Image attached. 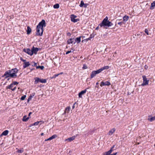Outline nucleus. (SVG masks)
Wrapping results in <instances>:
<instances>
[{
  "mask_svg": "<svg viewBox=\"0 0 155 155\" xmlns=\"http://www.w3.org/2000/svg\"><path fill=\"white\" fill-rule=\"evenodd\" d=\"M108 18L107 16L106 18H104L102 22L100 23L99 26H100L101 27H102L103 26H107V23H108Z\"/></svg>",
  "mask_w": 155,
  "mask_h": 155,
  "instance_id": "1",
  "label": "nucleus"
},
{
  "mask_svg": "<svg viewBox=\"0 0 155 155\" xmlns=\"http://www.w3.org/2000/svg\"><path fill=\"white\" fill-rule=\"evenodd\" d=\"M43 32V29L41 28L40 27H38V26L36 27V35L37 36H42Z\"/></svg>",
  "mask_w": 155,
  "mask_h": 155,
  "instance_id": "2",
  "label": "nucleus"
},
{
  "mask_svg": "<svg viewBox=\"0 0 155 155\" xmlns=\"http://www.w3.org/2000/svg\"><path fill=\"white\" fill-rule=\"evenodd\" d=\"M117 147L115 145H114L107 152H106L103 153L102 155H109L114 150L116 149Z\"/></svg>",
  "mask_w": 155,
  "mask_h": 155,
  "instance_id": "3",
  "label": "nucleus"
},
{
  "mask_svg": "<svg viewBox=\"0 0 155 155\" xmlns=\"http://www.w3.org/2000/svg\"><path fill=\"white\" fill-rule=\"evenodd\" d=\"M10 71H9V70L6 71L4 75L2 76V77H5V79L9 77L12 78L14 76V74H11Z\"/></svg>",
  "mask_w": 155,
  "mask_h": 155,
  "instance_id": "4",
  "label": "nucleus"
},
{
  "mask_svg": "<svg viewBox=\"0 0 155 155\" xmlns=\"http://www.w3.org/2000/svg\"><path fill=\"white\" fill-rule=\"evenodd\" d=\"M9 70V71H10V72L11 74H14V76H13V77H12V78H15L17 77V76L16 74L18 72V70L16 68H15Z\"/></svg>",
  "mask_w": 155,
  "mask_h": 155,
  "instance_id": "5",
  "label": "nucleus"
},
{
  "mask_svg": "<svg viewBox=\"0 0 155 155\" xmlns=\"http://www.w3.org/2000/svg\"><path fill=\"white\" fill-rule=\"evenodd\" d=\"M37 26H38V28L39 27H40L41 28L43 29V27L46 26V24L45 20L44 19L42 20Z\"/></svg>",
  "mask_w": 155,
  "mask_h": 155,
  "instance_id": "6",
  "label": "nucleus"
},
{
  "mask_svg": "<svg viewBox=\"0 0 155 155\" xmlns=\"http://www.w3.org/2000/svg\"><path fill=\"white\" fill-rule=\"evenodd\" d=\"M35 84H37L39 82L43 83H45L46 82V80L45 79H40L36 77L35 78Z\"/></svg>",
  "mask_w": 155,
  "mask_h": 155,
  "instance_id": "7",
  "label": "nucleus"
},
{
  "mask_svg": "<svg viewBox=\"0 0 155 155\" xmlns=\"http://www.w3.org/2000/svg\"><path fill=\"white\" fill-rule=\"evenodd\" d=\"M142 77L143 80V82L141 84V86H144V85L148 84V83L149 80H147V79L146 78L145 76L143 75L142 76Z\"/></svg>",
  "mask_w": 155,
  "mask_h": 155,
  "instance_id": "8",
  "label": "nucleus"
},
{
  "mask_svg": "<svg viewBox=\"0 0 155 155\" xmlns=\"http://www.w3.org/2000/svg\"><path fill=\"white\" fill-rule=\"evenodd\" d=\"M71 20L72 21L75 23L79 21V19H75L77 17V16L74 15H71Z\"/></svg>",
  "mask_w": 155,
  "mask_h": 155,
  "instance_id": "9",
  "label": "nucleus"
},
{
  "mask_svg": "<svg viewBox=\"0 0 155 155\" xmlns=\"http://www.w3.org/2000/svg\"><path fill=\"white\" fill-rule=\"evenodd\" d=\"M23 51L24 52L27 53L28 54L30 55H33V53L32 52V50H31L29 48L27 49H24L23 50Z\"/></svg>",
  "mask_w": 155,
  "mask_h": 155,
  "instance_id": "10",
  "label": "nucleus"
},
{
  "mask_svg": "<svg viewBox=\"0 0 155 155\" xmlns=\"http://www.w3.org/2000/svg\"><path fill=\"white\" fill-rule=\"evenodd\" d=\"M39 49V48H35L34 46H33L31 48L32 52L33 53V54H37V52L38 51Z\"/></svg>",
  "mask_w": 155,
  "mask_h": 155,
  "instance_id": "11",
  "label": "nucleus"
},
{
  "mask_svg": "<svg viewBox=\"0 0 155 155\" xmlns=\"http://www.w3.org/2000/svg\"><path fill=\"white\" fill-rule=\"evenodd\" d=\"M110 84V83L109 82H108V81H106V82H104L103 81H102L101 83L100 86L101 87L103 86H105V85H107L109 86Z\"/></svg>",
  "mask_w": 155,
  "mask_h": 155,
  "instance_id": "12",
  "label": "nucleus"
},
{
  "mask_svg": "<svg viewBox=\"0 0 155 155\" xmlns=\"http://www.w3.org/2000/svg\"><path fill=\"white\" fill-rule=\"evenodd\" d=\"M87 91V89H86L85 90L81 91L79 93L78 96L79 97H82V95L86 93Z\"/></svg>",
  "mask_w": 155,
  "mask_h": 155,
  "instance_id": "13",
  "label": "nucleus"
},
{
  "mask_svg": "<svg viewBox=\"0 0 155 155\" xmlns=\"http://www.w3.org/2000/svg\"><path fill=\"white\" fill-rule=\"evenodd\" d=\"M75 138V136H72L71 137H69L68 139H66L65 140V141H68L69 142H71V141L74 140Z\"/></svg>",
  "mask_w": 155,
  "mask_h": 155,
  "instance_id": "14",
  "label": "nucleus"
},
{
  "mask_svg": "<svg viewBox=\"0 0 155 155\" xmlns=\"http://www.w3.org/2000/svg\"><path fill=\"white\" fill-rule=\"evenodd\" d=\"M115 130L116 129L114 128L111 129L109 131L108 133V135H112V134L115 131Z\"/></svg>",
  "mask_w": 155,
  "mask_h": 155,
  "instance_id": "15",
  "label": "nucleus"
},
{
  "mask_svg": "<svg viewBox=\"0 0 155 155\" xmlns=\"http://www.w3.org/2000/svg\"><path fill=\"white\" fill-rule=\"evenodd\" d=\"M30 65L29 62H25L23 63V68H25L27 67L28 66Z\"/></svg>",
  "mask_w": 155,
  "mask_h": 155,
  "instance_id": "16",
  "label": "nucleus"
},
{
  "mask_svg": "<svg viewBox=\"0 0 155 155\" xmlns=\"http://www.w3.org/2000/svg\"><path fill=\"white\" fill-rule=\"evenodd\" d=\"M26 117L27 116L26 115L24 116L22 119V120L23 121L26 122L30 118L29 117Z\"/></svg>",
  "mask_w": 155,
  "mask_h": 155,
  "instance_id": "17",
  "label": "nucleus"
},
{
  "mask_svg": "<svg viewBox=\"0 0 155 155\" xmlns=\"http://www.w3.org/2000/svg\"><path fill=\"white\" fill-rule=\"evenodd\" d=\"M74 40V38H70L67 41V43L68 44L72 43L73 42Z\"/></svg>",
  "mask_w": 155,
  "mask_h": 155,
  "instance_id": "18",
  "label": "nucleus"
},
{
  "mask_svg": "<svg viewBox=\"0 0 155 155\" xmlns=\"http://www.w3.org/2000/svg\"><path fill=\"white\" fill-rule=\"evenodd\" d=\"M27 34L29 35L30 34L31 30L29 26L27 27Z\"/></svg>",
  "mask_w": 155,
  "mask_h": 155,
  "instance_id": "19",
  "label": "nucleus"
},
{
  "mask_svg": "<svg viewBox=\"0 0 155 155\" xmlns=\"http://www.w3.org/2000/svg\"><path fill=\"white\" fill-rule=\"evenodd\" d=\"M81 36H80L76 38L75 40V41L77 42L78 43H79L81 41Z\"/></svg>",
  "mask_w": 155,
  "mask_h": 155,
  "instance_id": "20",
  "label": "nucleus"
},
{
  "mask_svg": "<svg viewBox=\"0 0 155 155\" xmlns=\"http://www.w3.org/2000/svg\"><path fill=\"white\" fill-rule=\"evenodd\" d=\"M8 130H5L2 132V134H1V136H2V135L6 136L8 134Z\"/></svg>",
  "mask_w": 155,
  "mask_h": 155,
  "instance_id": "21",
  "label": "nucleus"
},
{
  "mask_svg": "<svg viewBox=\"0 0 155 155\" xmlns=\"http://www.w3.org/2000/svg\"><path fill=\"white\" fill-rule=\"evenodd\" d=\"M96 75V74L95 73V72L94 71H92L91 75V78L92 79Z\"/></svg>",
  "mask_w": 155,
  "mask_h": 155,
  "instance_id": "22",
  "label": "nucleus"
},
{
  "mask_svg": "<svg viewBox=\"0 0 155 155\" xmlns=\"http://www.w3.org/2000/svg\"><path fill=\"white\" fill-rule=\"evenodd\" d=\"M148 120L150 122H152L155 120V116L151 117H149L148 118Z\"/></svg>",
  "mask_w": 155,
  "mask_h": 155,
  "instance_id": "23",
  "label": "nucleus"
},
{
  "mask_svg": "<svg viewBox=\"0 0 155 155\" xmlns=\"http://www.w3.org/2000/svg\"><path fill=\"white\" fill-rule=\"evenodd\" d=\"M13 84L12 83L10 85L6 87V89H11L12 90V87H13Z\"/></svg>",
  "mask_w": 155,
  "mask_h": 155,
  "instance_id": "24",
  "label": "nucleus"
},
{
  "mask_svg": "<svg viewBox=\"0 0 155 155\" xmlns=\"http://www.w3.org/2000/svg\"><path fill=\"white\" fill-rule=\"evenodd\" d=\"M155 6V1L153 2L151 4V5L150 8V9H152L154 8V7Z\"/></svg>",
  "mask_w": 155,
  "mask_h": 155,
  "instance_id": "25",
  "label": "nucleus"
},
{
  "mask_svg": "<svg viewBox=\"0 0 155 155\" xmlns=\"http://www.w3.org/2000/svg\"><path fill=\"white\" fill-rule=\"evenodd\" d=\"M109 66H104V67L100 68V69H101V71H103L104 70L107 69H109Z\"/></svg>",
  "mask_w": 155,
  "mask_h": 155,
  "instance_id": "26",
  "label": "nucleus"
},
{
  "mask_svg": "<svg viewBox=\"0 0 155 155\" xmlns=\"http://www.w3.org/2000/svg\"><path fill=\"white\" fill-rule=\"evenodd\" d=\"M35 93H33L32 96L31 95L29 96V97L28 99V102L30 100H31V99L33 97V96H34V95H35Z\"/></svg>",
  "mask_w": 155,
  "mask_h": 155,
  "instance_id": "27",
  "label": "nucleus"
},
{
  "mask_svg": "<svg viewBox=\"0 0 155 155\" xmlns=\"http://www.w3.org/2000/svg\"><path fill=\"white\" fill-rule=\"evenodd\" d=\"M129 18V17L127 16H125L123 18V21H127Z\"/></svg>",
  "mask_w": 155,
  "mask_h": 155,
  "instance_id": "28",
  "label": "nucleus"
},
{
  "mask_svg": "<svg viewBox=\"0 0 155 155\" xmlns=\"http://www.w3.org/2000/svg\"><path fill=\"white\" fill-rule=\"evenodd\" d=\"M57 137V135H56L54 134L51 137L49 138V139L50 140H52V139L55 138Z\"/></svg>",
  "mask_w": 155,
  "mask_h": 155,
  "instance_id": "29",
  "label": "nucleus"
},
{
  "mask_svg": "<svg viewBox=\"0 0 155 155\" xmlns=\"http://www.w3.org/2000/svg\"><path fill=\"white\" fill-rule=\"evenodd\" d=\"M94 71L95 72V73L96 74L100 73L102 71L100 69L97 71Z\"/></svg>",
  "mask_w": 155,
  "mask_h": 155,
  "instance_id": "30",
  "label": "nucleus"
},
{
  "mask_svg": "<svg viewBox=\"0 0 155 155\" xmlns=\"http://www.w3.org/2000/svg\"><path fill=\"white\" fill-rule=\"evenodd\" d=\"M39 121H37L36 122H35L34 124H31L29 127H31V126H34V125H37L39 123Z\"/></svg>",
  "mask_w": 155,
  "mask_h": 155,
  "instance_id": "31",
  "label": "nucleus"
},
{
  "mask_svg": "<svg viewBox=\"0 0 155 155\" xmlns=\"http://www.w3.org/2000/svg\"><path fill=\"white\" fill-rule=\"evenodd\" d=\"M54 8H58L59 7V5L58 4H56L53 6Z\"/></svg>",
  "mask_w": 155,
  "mask_h": 155,
  "instance_id": "32",
  "label": "nucleus"
},
{
  "mask_svg": "<svg viewBox=\"0 0 155 155\" xmlns=\"http://www.w3.org/2000/svg\"><path fill=\"white\" fill-rule=\"evenodd\" d=\"M113 25V23L110 21H108V23H107V26L108 27H109L110 26H111L112 25Z\"/></svg>",
  "mask_w": 155,
  "mask_h": 155,
  "instance_id": "33",
  "label": "nucleus"
},
{
  "mask_svg": "<svg viewBox=\"0 0 155 155\" xmlns=\"http://www.w3.org/2000/svg\"><path fill=\"white\" fill-rule=\"evenodd\" d=\"M44 68V67L43 66H36L37 69L41 68V70H43Z\"/></svg>",
  "mask_w": 155,
  "mask_h": 155,
  "instance_id": "34",
  "label": "nucleus"
},
{
  "mask_svg": "<svg viewBox=\"0 0 155 155\" xmlns=\"http://www.w3.org/2000/svg\"><path fill=\"white\" fill-rule=\"evenodd\" d=\"M85 5L84 2L83 1H81V4L79 6L81 7H82L84 6V5Z\"/></svg>",
  "mask_w": 155,
  "mask_h": 155,
  "instance_id": "35",
  "label": "nucleus"
},
{
  "mask_svg": "<svg viewBox=\"0 0 155 155\" xmlns=\"http://www.w3.org/2000/svg\"><path fill=\"white\" fill-rule=\"evenodd\" d=\"M23 149L22 148L21 150H18L17 151V152L18 153H22L23 152Z\"/></svg>",
  "mask_w": 155,
  "mask_h": 155,
  "instance_id": "36",
  "label": "nucleus"
},
{
  "mask_svg": "<svg viewBox=\"0 0 155 155\" xmlns=\"http://www.w3.org/2000/svg\"><path fill=\"white\" fill-rule=\"evenodd\" d=\"M26 95H24L23 96H22L21 97V100H24L25 99L26 97Z\"/></svg>",
  "mask_w": 155,
  "mask_h": 155,
  "instance_id": "37",
  "label": "nucleus"
},
{
  "mask_svg": "<svg viewBox=\"0 0 155 155\" xmlns=\"http://www.w3.org/2000/svg\"><path fill=\"white\" fill-rule=\"evenodd\" d=\"M87 68V66L86 64H84L83 65V67L82 68L83 69H86Z\"/></svg>",
  "mask_w": 155,
  "mask_h": 155,
  "instance_id": "38",
  "label": "nucleus"
},
{
  "mask_svg": "<svg viewBox=\"0 0 155 155\" xmlns=\"http://www.w3.org/2000/svg\"><path fill=\"white\" fill-rule=\"evenodd\" d=\"M145 32V33L147 35H149V33H148V30L147 29H146L145 30V31H144Z\"/></svg>",
  "mask_w": 155,
  "mask_h": 155,
  "instance_id": "39",
  "label": "nucleus"
},
{
  "mask_svg": "<svg viewBox=\"0 0 155 155\" xmlns=\"http://www.w3.org/2000/svg\"><path fill=\"white\" fill-rule=\"evenodd\" d=\"M71 109V108L70 107H67L66 109V110H68V111H69Z\"/></svg>",
  "mask_w": 155,
  "mask_h": 155,
  "instance_id": "40",
  "label": "nucleus"
},
{
  "mask_svg": "<svg viewBox=\"0 0 155 155\" xmlns=\"http://www.w3.org/2000/svg\"><path fill=\"white\" fill-rule=\"evenodd\" d=\"M94 35H93V34H91L90 35V37H89V38L91 39L92 38H93L94 37Z\"/></svg>",
  "mask_w": 155,
  "mask_h": 155,
  "instance_id": "41",
  "label": "nucleus"
},
{
  "mask_svg": "<svg viewBox=\"0 0 155 155\" xmlns=\"http://www.w3.org/2000/svg\"><path fill=\"white\" fill-rule=\"evenodd\" d=\"M12 84H13V85H17V84H18V83L17 82H16V81H14L13 82V83Z\"/></svg>",
  "mask_w": 155,
  "mask_h": 155,
  "instance_id": "42",
  "label": "nucleus"
},
{
  "mask_svg": "<svg viewBox=\"0 0 155 155\" xmlns=\"http://www.w3.org/2000/svg\"><path fill=\"white\" fill-rule=\"evenodd\" d=\"M71 51H67L66 53V54H68L70 53H71Z\"/></svg>",
  "mask_w": 155,
  "mask_h": 155,
  "instance_id": "43",
  "label": "nucleus"
},
{
  "mask_svg": "<svg viewBox=\"0 0 155 155\" xmlns=\"http://www.w3.org/2000/svg\"><path fill=\"white\" fill-rule=\"evenodd\" d=\"M94 130H93L89 132V133L90 134H92L94 132Z\"/></svg>",
  "mask_w": 155,
  "mask_h": 155,
  "instance_id": "44",
  "label": "nucleus"
},
{
  "mask_svg": "<svg viewBox=\"0 0 155 155\" xmlns=\"http://www.w3.org/2000/svg\"><path fill=\"white\" fill-rule=\"evenodd\" d=\"M76 104V103H74L73 105L72 106V108L74 109L75 107L74 105Z\"/></svg>",
  "mask_w": 155,
  "mask_h": 155,
  "instance_id": "45",
  "label": "nucleus"
},
{
  "mask_svg": "<svg viewBox=\"0 0 155 155\" xmlns=\"http://www.w3.org/2000/svg\"><path fill=\"white\" fill-rule=\"evenodd\" d=\"M37 66V64L36 63L34 62V64L32 65V66Z\"/></svg>",
  "mask_w": 155,
  "mask_h": 155,
  "instance_id": "46",
  "label": "nucleus"
},
{
  "mask_svg": "<svg viewBox=\"0 0 155 155\" xmlns=\"http://www.w3.org/2000/svg\"><path fill=\"white\" fill-rule=\"evenodd\" d=\"M16 89V87H14L13 88H12V91H15V89Z\"/></svg>",
  "mask_w": 155,
  "mask_h": 155,
  "instance_id": "47",
  "label": "nucleus"
},
{
  "mask_svg": "<svg viewBox=\"0 0 155 155\" xmlns=\"http://www.w3.org/2000/svg\"><path fill=\"white\" fill-rule=\"evenodd\" d=\"M85 40L86 41H87L88 40H91V39L89 37L88 38H87Z\"/></svg>",
  "mask_w": 155,
  "mask_h": 155,
  "instance_id": "48",
  "label": "nucleus"
},
{
  "mask_svg": "<svg viewBox=\"0 0 155 155\" xmlns=\"http://www.w3.org/2000/svg\"><path fill=\"white\" fill-rule=\"evenodd\" d=\"M117 153L116 152V153H114L111 154H110V155H116Z\"/></svg>",
  "mask_w": 155,
  "mask_h": 155,
  "instance_id": "49",
  "label": "nucleus"
},
{
  "mask_svg": "<svg viewBox=\"0 0 155 155\" xmlns=\"http://www.w3.org/2000/svg\"><path fill=\"white\" fill-rule=\"evenodd\" d=\"M122 22H118V24L119 25H122Z\"/></svg>",
  "mask_w": 155,
  "mask_h": 155,
  "instance_id": "50",
  "label": "nucleus"
},
{
  "mask_svg": "<svg viewBox=\"0 0 155 155\" xmlns=\"http://www.w3.org/2000/svg\"><path fill=\"white\" fill-rule=\"evenodd\" d=\"M68 36H70L71 35V34L69 32H68L67 34Z\"/></svg>",
  "mask_w": 155,
  "mask_h": 155,
  "instance_id": "51",
  "label": "nucleus"
},
{
  "mask_svg": "<svg viewBox=\"0 0 155 155\" xmlns=\"http://www.w3.org/2000/svg\"><path fill=\"white\" fill-rule=\"evenodd\" d=\"M59 74H55V75H54V76H55L54 77V78H55V77H57Z\"/></svg>",
  "mask_w": 155,
  "mask_h": 155,
  "instance_id": "52",
  "label": "nucleus"
},
{
  "mask_svg": "<svg viewBox=\"0 0 155 155\" xmlns=\"http://www.w3.org/2000/svg\"><path fill=\"white\" fill-rule=\"evenodd\" d=\"M32 114V113L31 112H30L29 114H28V117H29L30 116V115L31 114Z\"/></svg>",
  "mask_w": 155,
  "mask_h": 155,
  "instance_id": "53",
  "label": "nucleus"
},
{
  "mask_svg": "<svg viewBox=\"0 0 155 155\" xmlns=\"http://www.w3.org/2000/svg\"><path fill=\"white\" fill-rule=\"evenodd\" d=\"M148 68V67L147 65H145V68L147 69Z\"/></svg>",
  "mask_w": 155,
  "mask_h": 155,
  "instance_id": "54",
  "label": "nucleus"
},
{
  "mask_svg": "<svg viewBox=\"0 0 155 155\" xmlns=\"http://www.w3.org/2000/svg\"><path fill=\"white\" fill-rule=\"evenodd\" d=\"M84 5H84L83 6L85 8H86L87 6V5L86 4H84Z\"/></svg>",
  "mask_w": 155,
  "mask_h": 155,
  "instance_id": "55",
  "label": "nucleus"
},
{
  "mask_svg": "<svg viewBox=\"0 0 155 155\" xmlns=\"http://www.w3.org/2000/svg\"><path fill=\"white\" fill-rule=\"evenodd\" d=\"M48 140H50L49 139V138L48 139H45V141H48Z\"/></svg>",
  "mask_w": 155,
  "mask_h": 155,
  "instance_id": "56",
  "label": "nucleus"
},
{
  "mask_svg": "<svg viewBox=\"0 0 155 155\" xmlns=\"http://www.w3.org/2000/svg\"><path fill=\"white\" fill-rule=\"evenodd\" d=\"M22 61L23 62H25V61H26V60H24V59H23V60H22Z\"/></svg>",
  "mask_w": 155,
  "mask_h": 155,
  "instance_id": "57",
  "label": "nucleus"
},
{
  "mask_svg": "<svg viewBox=\"0 0 155 155\" xmlns=\"http://www.w3.org/2000/svg\"><path fill=\"white\" fill-rule=\"evenodd\" d=\"M98 28H99V26H98V27H97L96 28V30H97V29H98Z\"/></svg>",
  "mask_w": 155,
  "mask_h": 155,
  "instance_id": "58",
  "label": "nucleus"
},
{
  "mask_svg": "<svg viewBox=\"0 0 155 155\" xmlns=\"http://www.w3.org/2000/svg\"><path fill=\"white\" fill-rule=\"evenodd\" d=\"M44 133H42L41 134V136H43L44 135Z\"/></svg>",
  "mask_w": 155,
  "mask_h": 155,
  "instance_id": "59",
  "label": "nucleus"
},
{
  "mask_svg": "<svg viewBox=\"0 0 155 155\" xmlns=\"http://www.w3.org/2000/svg\"><path fill=\"white\" fill-rule=\"evenodd\" d=\"M23 59L22 58H20V60L21 61H22V60H23Z\"/></svg>",
  "mask_w": 155,
  "mask_h": 155,
  "instance_id": "60",
  "label": "nucleus"
},
{
  "mask_svg": "<svg viewBox=\"0 0 155 155\" xmlns=\"http://www.w3.org/2000/svg\"><path fill=\"white\" fill-rule=\"evenodd\" d=\"M71 50H72V52L74 51V50L73 48H72L71 49Z\"/></svg>",
  "mask_w": 155,
  "mask_h": 155,
  "instance_id": "61",
  "label": "nucleus"
},
{
  "mask_svg": "<svg viewBox=\"0 0 155 155\" xmlns=\"http://www.w3.org/2000/svg\"><path fill=\"white\" fill-rule=\"evenodd\" d=\"M99 84L98 83V82H97L96 83V85H98Z\"/></svg>",
  "mask_w": 155,
  "mask_h": 155,
  "instance_id": "62",
  "label": "nucleus"
},
{
  "mask_svg": "<svg viewBox=\"0 0 155 155\" xmlns=\"http://www.w3.org/2000/svg\"><path fill=\"white\" fill-rule=\"evenodd\" d=\"M81 37H82V38H84V37H85V36H81Z\"/></svg>",
  "mask_w": 155,
  "mask_h": 155,
  "instance_id": "63",
  "label": "nucleus"
},
{
  "mask_svg": "<svg viewBox=\"0 0 155 155\" xmlns=\"http://www.w3.org/2000/svg\"><path fill=\"white\" fill-rule=\"evenodd\" d=\"M9 79H10V78H8V79H7V80H8V81L9 80Z\"/></svg>",
  "mask_w": 155,
  "mask_h": 155,
  "instance_id": "64",
  "label": "nucleus"
}]
</instances>
